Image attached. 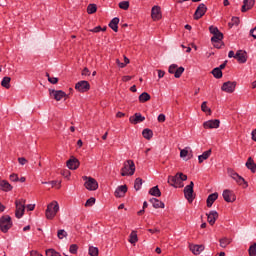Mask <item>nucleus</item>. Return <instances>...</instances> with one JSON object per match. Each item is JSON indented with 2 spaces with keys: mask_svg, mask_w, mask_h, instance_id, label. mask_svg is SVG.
Instances as JSON below:
<instances>
[{
  "mask_svg": "<svg viewBox=\"0 0 256 256\" xmlns=\"http://www.w3.org/2000/svg\"><path fill=\"white\" fill-rule=\"evenodd\" d=\"M183 181H187V175L182 172L176 173L175 176H168V183L175 189H181L184 187Z\"/></svg>",
  "mask_w": 256,
  "mask_h": 256,
  "instance_id": "1",
  "label": "nucleus"
},
{
  "mask_svg": "<svg viewBox=\"0 0 256 256\" xmlns=\"http://www.w3.org/2000/svg\"><path fill=\"white\" fill-rule=\"evenodd\" d=\"M57 213H59V202L52 201L47 205V209L45 211V217L48 220H53L57 217Z\"/></svg>",
  "mask_w": 256,
  "mask_h": 256,
  "instance_id": "2",
  "label": "nucleus"
},
{
  "mask_svg": "<svg viewBox=\"0 0 256 256\" xmlns=\"http://www.w3.org/2000/svg\"><path fill=\"white\" fill-rule=\"evenodd\" d=\"M121 175L122 177H131L132 175H135V162H133V160L124 162L121 169Z\"/></svg>",
  "mask_w": 256,
  "mask_h": 256,
  "instance_id": "3",
  "label": "nucleus"
},
{
  "mask_svg": "<svg viewBox=\"0 0 256 256\" xmlns=\"http://www.w3.org/2000/svg\"><path fill=\"white\" fill-rule=\"evenodd\" d=\"M227 173L231 177V179H233L237 183V185H240V186L244 185L243 186L244 189H247V187H249V183L245 181V178H243L241 175L235 172L233 168H228Z\"/></svg>",
  "mask_w": 256,
  "mask_h": 256,
  "instance_id": "4",
  "label": "nucleus"
},
{
  "mask_svg": "<svg viewBox=\"0 0 256 256\" xmlns=\"http://www.w3.org/2000/svg\"><path fill=\"white\" fill-rule=\"evenodd\" d=\"M25 205H27V200L23 198L15 200V217L17 219H21L25 215Z\"/></svg>",
  "mask_w": 256,
  "mask_h": 256,
  "instance_id": "5",
  "label": "nucleus"
},
{
  "mask_svg": "<svg viewBox=\"0 0 256 256\" xmlns=\"http://www.w3.org/2000/svg\"><path fill=\"white\" fill-rule=\"evenodd\" d=\"M84 187L88 191H97L99 189V182L93 177L83 176Z\"/></svg>",
  "mask_w": 256,
  "mask_h": 256,
  "instance_id": "6",
  "label": "nucleus"
},
{
  "mask_svg": "<svg viewBox=\"0 0 256 256\" xmlns=\"http://www.w3.org/2000/svg\"><path fill=\"white\" fill-rule=\"evenodd\" d=\"M11 227H13V222L11 221V216H9V215L2 216L0 218V231H2V233H7V231H9V229H11Z\"/></svg>",
  "mask_w": 256,
  "mask_h": 256,
  "instance_id": "7",
  "label": "nucleus"
},
{
  "mask_svg": "<svg viewBox=\"0 0 256 256\" xmlns=\"http://www.w3.org/2000/svg\"><path fill=\"white\" fill-rule=\"evenodd\" d=\"M193 187H195V183L193 181L190 182L189 185L185 186L184 188V197L187 199L189 203H193L195 196L193 195Z\"/></svg>",
  "mask_w": 256,
  "mask_h": 256,
  "instance_id": "8",
  "label": "nucleus"
},
{
  "mask_svg": "<svg viewBox=\"0 0 256 256\" xmlns=\"http://www.w3.org/2000/svg\"><path fill=\"white\" fill-rule=\"evenodd\" d=\"M211 43L215 49H221L225 43H223V33H214L211 38Z\"/></svg>",
  "mask_w": 256,
  "mask_h": 256,
  "instance_id": "9",
  "label": "nucleus"
},
{
  "mask_svg": "<svg viewBox=\"0 0 256 256\" xmlns=\"http://www.w3.org/2000/svg\"><path fill=\"white\" fill-rule=\"evenodd\" d=\"M75 89L79 93H87L91 89V84L87 80H81L75 84Z\"/></svg>",
  "mask_w": 256,
  "mask_h": 256,
  "instance_id": "10",
  "label": "nucleus"
},
{
  "mask_svg": "<svg viewBox=\"0 0 256 256\" xmlns=\"http://www.w3.org/2000/svg\"><path fill=\"white\" fill-rule=\"evenodd\" d=\"M222 197L226 203H235L237 201V196L233 190L226 189L222 193Z\"/></svg>",
  "mask_w": 256,
  "mask_h": 256,
  "instance_id": "11",
  "label": "nucleus"
},
{
  "mask_svg": "<svg viewBox=\"0 0 256 256\" xmlns=\"http://www.w3.org/2000/svg\"><path fill=\"white\" fill-rule=\"evenodd\" d=\"M236 87L237 82L227 81L222 84L221 91H224V93H233Z\"/></svg>",
  "mask_w": 256,
  "mask_h": 256,
  "instance_id": "12",
  "label": "nucleus"
},
{
  "mask_svg": "<svg viewBox=\"0 0 256 256\" xmlns=\"http://www.w3.org/2000/svg\"><path fill=\"white\" fill-rule=\"evenodd\" d=\"M205 13H207V6L204 3L199 4L194 13V19L198 21V19H201V17L205 15Z\"/></svg>",
  "mask_w": 256,
  "mask_h": 256,
  "instance_id": "13",
  "label": "nucleus"
},
{
  "mask_svg": "<svg viewBox=\"0 0 256 256\" xmlns=\"http://www.w3.org/2000/svg\"><path fill=\"white\" fill-rule=\"evenodd\" d=\"M49 93L51 96H53V99H55V101H61V99L69 97L67 93H65L63 90H49Z\"/></svg>",
  "mask_w": 256,
  "mask_h": 256,
  "instance_id": "14",
  "label": "nucleus"
},
{
  "mask_svg": "<svg viewBox=\"0 0 256 256\" xmlns=\"http://www.w3.org/2000/svg\"><path fill=\"white\" fill-rule=\"evenodd\" d=\"M66 165H67L68 169H70L71 171H75V170L79 169V165H81V163L79 162V159L72 156L66 162Z\"/></svg>",
  "mask_w": 256,
  "mask_h": 256,
  "instance_id": "15",
  "label": "nucleus"
},
{
  "mask_svg": "<svg viewBox=\"0 0 256 256\" xmlns=\"http://www.w3.org/2000/svg\"><path fill=\"white\" fill-rule=\"evenodd\" d=\"M162 17L163 14L161 13V7L153 6L151 10V18L153 19V21H160Z\"/></svg>",
  "mask_w": 256,
  "mask_h": 256,
  "instance_id": "16",
  "label": "nucleus"
},
{
  "mask_svg": "<svg viewBox=\"0 0 256 256\" xmlns=\"http://www.w3.org/2000/svg\"><path fill=\"white\" fill-rule=\"evenodd\" d=\"M219 125H221V121L217 119L208 120L203 123L204 129H219Z\"/></svg>",
  "mask_w": 256,
  "mask_h": 256,
  "instance_id": "17",
  "label": "nucleus"
},
{
  "mask_svg": "<svg viewBox=\"0 0 256 256\" xmlns=\"http://www.w3.org/2000/svg\"><path fill=\"white\" fill-rule=\"evenodd\" d=\"M234 57L238 63H247V51L245 50H238Z\"/></svg>",
  "mask_w": 256,
  "mask_h": 256,
  "instance_id": "18",
  "label": "nucleus"
},
{
  "mask_svg": "<svg viewBox=\"0 0 256 256\" xmlns=\"http://www.w3.org/2000/svg\"><path fill=\"white\" fill-rule=\"evenodd\" d=\"M143 121H145V116L141 115V113H135L129 118V122L132 123V125H137V123H143Z\"/></svg>",
  "mask_w": 256,
  "mask_h": 256,
  "instance_id": "19",
  "label": "nucleus"
},
{
  "mask_svg": "<svg viewBox=\"0 0 256 256\" xmlns=\"http://www.w3.org/2000/svg\"><path fill=\"white\" fill-rule=\"evenodd\" d=\"M207 215V221L209 223V225H215V221H217V219H219V213H217V211L213 210L210 211Z\"/></svg>",
  "mask_w": 256,
  "mask_h": 256,
  "instance_id": "20",
  "label": "nucleus"
},
{
  "mask_svg": "<svg viewBox=\"0 0 256 256\" xmlns=\"http://www.w3.org/2000/svg\"><path fill=\"white\" fill-rule=\"evenodd\" d=\"M255 0H244L241 8L242 13H247L250 9H253Z\"/></svg>",
  "mask_w": 256,
  "mask_h": 256,
  "instance_id": "21",
  "label": "nucleus"
},
{
  "mask_svg": "<svg viewBox=\"0 0 256 256\" xmlns=\"http://www.w3.org/2000/svg\"><path fill=\"white\" fill-rule=\"evenodd\" d=\"M125 193H127V185H121L115 190L114 195L115 197L121 198L125 197Z\"/></svg>",
  "mask_w": 256,
  "mask_h": 256,
  "instance_id": "22",
  "label": "nucleus"
},
{
  "mask_svg": "<svg viewBox=\"0 0 256 256\" xmlns=\"http://www.w3.org/2000/svg\"><path fill=\"white\" fill-rule=\"evenodd\" d=\"M0 191L9 193V191H13V186L7 180H2L0 183Z\"/></svg>",
  "mask_w": 256,
  "mask_h": 256,
  "instance_id": "23",
  "label": "nucleus"
},
{
  "mask_svg": "<svg viewBox=\"0 0 256 256\" xmlns=\"http://www.w3.org/2000/svg\"><path fill=\"white\" fill-rule=\"evenodd\" d=\"M217 199H219V194L217 192L210 194L206 200L207 207H213V204Z\"/></svg>",
  "mask_w": 256,
  "mask_h": 256,
  "instance_id": "24",
  "label": "nucleus"
},
{
  "mask_svg": "<svg viewBox=\"0 0 256 256\" xmlns=\"http://www.w3.org/2000/svg\"><path fill=\"white\" fill-rule=\"evenodd\" d=\"M205 250V246L203 245H191L190 251L193 253V255H201L202 251Z\"/></svg>",
  "mask_w": 256,
  "mask_h": 256,
  "instance_id": "25",
  "label": "nucleus"
},
{
  "mask_svg": "<svg viewBox=\"0 0 256 256\" xmlns=\"http://www.w3.org/2000/svg\"><path fill=\"white\" fill-rule=\"evenodd\" d=\"M108 26L110 27V29H112V31L117 33L119 31V18L118 17L113 18L108 24Z\"/></svg>",
  "mask_w": 256,
  "mask_h": 256,
  "instance_id": "26",
  "label": "nucleus"
},
{
  "mask_svg": "<svg viewBox=\"0 0 256 256\" xmlns=\"http://www.w3.org/2000/svg\"><path fill=\"white\" fill-rule=\"evenodd\" d=\"M150 203H152L154 209H165V203L157 198H151Z\"/></svg>",
  "mask_w": 256,
  "mask_h": 256,
  "instance_id": "27",
  "label": "nucleus"
},
{
  "mask_svg": "<svg viewBox=\"0 0 256 256\" xmlns=\"http://www.w3.org/2000/svg\"><path fill=\"white\" fill-rule=\"evenodd\" d=\"M246 167L251 171V173H256V164L255 160L252 157H249L246 161Z\"/></svg>",
  "mask_w": 256,
  "mask_h": 256,
  "instance_id": "28",
  "label": "nucleus"
},
{
  "mask_svg": "<svg viewBox=\"0 0 256 256\" xmlns=\"http://www.w3.org/2000/svg\"><path fill=\"white\" fill-rule=\"evenodd\" d=\"M211 157V150H207L198 156V163H203V161H207V159Z\"/></svg>",
  "mask_w": 256,
  "mask_h": 256,
  "instance_id": "29",
  "label": "nucleus"
},
{
  "mask_svg": "<svg viewBox=\"0 0 256 256\" xmlns=\"http://www.w3.org/2000/svg\"><path fill=\"white\" fill-rule=\"evenodd\" d=\"M128 241H129V243H131V245H135V243H137V241H139V237L137 236V231L133 230L130 233Z\"/></svg>",
  "mask_w": 256,
  "mask_h": 256,
  "instance_id": "30",
  "label": "nucleus"
},
{
  "mask_svg": "<svg viewBox=\"0 0 256 256\" xmlns=\"http://www.w3.org/2000/svg\"><path fill=\"white\" fill-rule=\"evenodd\" d=\"M149 195H152V197H161V190L159 189V186H154L149 190Z\"/></svg>",
  "mask_w": 256,
  "mask_h": 256,
  "instance_id": "31",
  "label": "nucleus"
},
{
  "mask_svg": "<svg viewBox=\"0 0 256 256\" xmlns=\"http://www.w3.org/2000/svg\"><path fill=\"white\" fill-rule=\"evenodd\" d=\"M138 99L140 103H147V101H151V95L147 92H143L142 94H140Z\"/></svg>",
  "mask_w": 256,
  "mask_h": 256,
  "instance_id": "32",
  "label": "nucleus"
},
{
  "mask_svg": "<svg viewBox=\"0 0 256 256\" xmlns=\"http://www.w3.org/2000/svg\"><path fill=\"white\" fill-rule=\"evenodd\" d=\"M142 135L144 139H147L148 141L153 138V130L146 128L142 131Z\"/></svg>",
  "mask_w": 256,
  "mask_h": 256,
  "instance_id": "33",
  "label": "nucleus"
},
{
  "mask_svg": "<svg viewBox=\"0 0 256 256\" xmlns=\"http://www.w3.org/2000/svg\"><path fill=\"white\" fill-rule=\"evenodd\" d=\"M2 87L5 89H10L11 88V78L10 77H4L1 82Z\"/></svg>",
  "mask_w": 256,
  "mask_h": 256,
  "instance_id": "34",
  "label": "nucleus"
},
{
  "mask_svg": "<svg viewBox=\"0 0 256 256\" xmlns=\"http://www.w3.org/2000/svg\"><path fill=\"white\" fill-rule=\"evenodd\" d=\"M212 75L215 79H221V77H223V71H221V68H214L212 70Z\"/></svg>",
  "mask_w": 256,
  "mask_h": 256,
  "instance_id": "35",
  "label": "nucleus"
},
{
  "mask_svg": "<svg viewBox=\"0 0 256 256\" xmlns=\"http://www.w3.org/2000/svg\"><path fill=\"white\" fill-rule=\"evenodd\" d=\"M231 241H232L231 238H221L219 240L220 247L225 249V247H227L231 243Z\"/></svg>",
  "mask_w": 256,
  "mask_h": 256,
  "instance_id": "36",
  "label": "nucleus"
},
{
  "mask_svg": "<svg viewBox=\"0 0 256 256\" xmlns=\"http://www.w3.org/2000/svg\"><path fill=\"white\" fill-rule=\"evenodd\" d=\"M88 15H93V13H97V4H89L87 7Z\"/></svg>",
  "mask_w": 256,
  "mask_h": 256,
  "instance_id": "37",
  "label": "nucleus"
},
{
  "mask_svg": "<svg viewBox=\"0 0 256 256\" xmlns=\"http://www.w3.org/2000/svg\"><path fill=\"white\" fill-rule=\"evenodd\" d=\"M46 256H61V253H59L57 250L50 248L45 251Z\"/></svg>",
  "mask_w": 256,
  "mask_h": 256,
  "instance_id": "38",
  "label": "nucleus"
},
{
  "mask_svg": "<svg viewBox=\"0 0 256 256\" xmlns=\"http://www.w3.org/2000/svg\"><path fill=\"white\" fill-rule=\"evenodd\" d=\"M142 185H143V179H141V178H136V179H135V182H134V189H135L136 191H139V189H141Z\"/></svg>",
  "mask_w": 256,
  "mask_h": 256,
  "instance_id": "39",
  "label": "nucleus"
},
{
  "mask_svg": "<svg viewBox=\"0 0 256 256\" xmlns=\"http://www.w3.org/2000/svg\"><path fill=\"white\" fill-rule=\"evenodd\" d=\"M185 72V68L183 66L176 68V72H174V77L176 79H179V77H181V75H183V73Z\"/></svg>",
  "mask_w": 256,
  "mask_h": 256,
  "instance_id": "40",
  "label": "nucleus"
},
{
  "mask_svg": "<svg viewBox=\"0 0 256 256\" xmlns=\"http://www.w3.org/2000/svg\"><path fill=\"white\" fill-rule=\"evenodd\" d=\"M90 31H92V33H101V31L105 32L107 31V26H96Z\"/></svg>",
  "mask_w": 256,
  "mask_h": 256,
  "instance_id": "41",
  "label": "nucleus"
},
{
  "mask_svg": "<svg viewBox=\"0 0 256 256\" xmlns=\"http://www.w3.org/2000/svg\"><path fill=\"white\" fill-rule=\"evenodd\" d=\"M89 255H91V256H99V248L90 246L89 247Z\"/></svg>",
  "mask_w": 256,
  "mask_h": 256,
  "instance_id": "42",
  "label": "nucleus"
},
{
  "mask_svg": "<svg viewBox=\"0 0 256 256\" xmlns=\"http://www.w3.org/2000/svg\"><path fill=\"white\" fill-rule=\"evenodd\" d=\"M249 256H256V242H254L248 249Z\"/></svg>",
  "mask_w": 256,
  "mask_h": 256,
  "instance_id": "43",
  "label": "nucleus"
},
{
  "mask_svg": "<svg viewBox=\"0 0 256 256\" xmlns=\"http://www.w3.org/2000/svg\"><path fill=\"white\" fill-rule=\"evenodd\" d=\"M201 110L203 111V113H209V115H211V108L207 107V101H204L201 104Z\"/></svg>",
  "mask_w": 256,
  "mask_h": 256,
  "instance_id": "44",
  "label": "nucleus"
},
{
  "mask_svg": "<svg viewBox=\"0 0 256 256\" xmlns=\"http://www.w3.org/2000/svg\"><path fill=\"white\" fill-rule=\"evenodd\" d=\"M57 237L58 239H65V237H67V231H65V229L58 230Z\"/></svg>",
  "mask_w": 256,
  "mask_h": 256,
  "instance_id": "45",
  "label": "nucleus"
},
{
  "mask_svg": "<svg viewBox=\"0 0 256 256\" xmlns=\"http://www.w3.org/2000/svg\"><path fill=\"white\" fill-rule=\"evenodd\" d=\"M46 77H48V81L52 85H57V83H59V78H57V77H50L49 73L46 74Z\"/></svg>",
  "mask_w": 256,
  "mask_h": 256,
  "instance_id": "46",
  "label": "nucleus"
},
{
  "mask_svg": "<svg viewBox=\"0 0 256 256\" xmlns=\"http://www.w3.org/2000/svg\"><path fill=\"white\" fill-rule=\"evenodd\" d=\"M229 27H235L239 25V17H232L231 22L228 23Z\"/></svg>",
  "mask_w": 256,
  "mask_h": 256,
  "instance_id": "47",
  "label": "nucleus"
},
{
  "mask_svg": "<svg viewBox=\"0 0 256 256\" xmlns=\"http://www.w3.org/2000/svg\"><path fill=\"white\" fill-rule=\"evenodd\" d=\"M78 249H79V246H77V244H71L69 251L72 255H77Z\"/></svg>",
  "mask_w": 256,
  "mask_h": 256,
  "instance_id": "48",
  "label": "nucleus"
},
{
  "mask_svg": "<svg viewBox=\"0 0 256 256\" xmlns=\"http://www.w3.org/2000/svg\"><path fill=\"white\" fill-rule=\"evenodd\" d=\"M119 8L127 11L129 9V1H122L119 3Z\"/></svg>",
  "mask_w": 256,
  "mask_h": 256,
  "instance_id": "49",
  "label": "nucleus"
},
{
  "mask_svg": "<svg viewBox=\"0 0 256 256\" xmlns=\"http://www.w3.org/2000/svg\"><path fill=\"white\" fill-rule=\"evenodd\" d=\"M187 155H189V147H186L180 151V157L182 159H185V157H187Z\"/></svg>",
  "mask_w": 256,
  "mask_h": 256,
  "instance_id": "50",
  "label": "nucleus"
},
{
  "mask_svg": "<svg viewBox=\"0 0 256 256\" xmlns=\"http://www.w3.org/2000/svg\"><path fill=\"white\" fill-rule=\"evenodd\" d=\"M177 71V64H171L169 66V69H168V72L171 74V75H175V72Z\"/></svg>",
  "mask_w": 256,
  "mask_h": 256,
  "instance_id": "51",
  "label": "nucleus"
},
{
  "mask_svg": "<svg viewBox=\"0 0 256 256\" xmlns=\"http://www.w3.org/2000/svg\"><path fill=\"white\" fill-rule=\"evenodd\" d=\"M94 203H95V198L91 197V198H89V199L86 201L85 207H93Z\"/></svg>",
  "mask_w": 256,
  "mask_h": 256,
  "instance_id": "52",
  "label": "nucleus"
},
{
  "mask_svg": "<svg viewBox=\"0 0 256 256\" xmlns=\"http://www.w3.org/2000/svg\"><path fill=\"white\" fill-rule=\"evenodd\" d=\"M49 183L52 185V187H57V189H61V182L60 181L54 180V181H51Z\"/></svg>",
  "mask_w": 256,
  "mask_h": 256,
  "instance_id": "53",
  "label": "nucleus"
},
{
  "mask_svg": "<svg viewBox=\"0 0 256 256\" xmlns=\"http://www.w3.org/2000/svg\"><path fill=\"white\" fill-rule=\"evenodd\" d=\"M10 181H13L14 183H16L17 181H19V176L17 174H11L9 176Z\"/></svg>",
  "mask_w": 256,
  "mask_h": 256,
  "instance_id": "54",
  "label": "nucleus"
},
{
  "mask_svg": "<svg viewBox=\"0 0 256 256\" xmlns=\"http://www.w3.org/2000/svg\"><path fill=\"white\" fill-rule=\"evenodd\" d=\"M82 75H83L84 77H89V75H91V72L89 71V68H84V69L82 70Z\"/></svg>",
  "mask_w": 256,
  "mask_h": 256,
  "instance_id": "55",
  "label": "nucleus"
},
{
  "mask_svg": "<svg viewBox=\"0 0 256 256\" xmlns=\"http://www.w3.org/2000/svg\"><path fill=\"white\" fill-rule=\"evenodd\" d=\"M209 31L210 33H219V28L217 26H210Z\"/></svg>",
  "mask_w": 256,
  "mask_h": 256,
  "instance_id": "56",
  "label": "nucleus"
},
{
  "mask_svg": "<svg viewBox=\"0 0 256 256\" xmlns=\"http://www.w3.org/2000/svg\"><path fill=\"white\" fill-rule=\"evenodd\" d=\"M18 163L20 165H27V160L25 159V157H20L18 158Z\"/></svg>",
  "mask_w": 256,
  "mask_h": 256,
  "instance_id": "57",
  "label": "nucleus"
},
{
  "mask_svg": "<svg viewBox=\"0 0 256 256\" xmlns=\"http://www.w3.org/2000/svg\"><path fill=\"white\" fill-rule=\"evenodd\" d=\"M30 256H43V254H41L39 251L37 250H32L30 252Z\"/></svg>",
  "mask_w": 256,
  "mask_h": 256,
  "instance_id": "58",
  "label": "nucleus"
},
{
  "mask_svg": "<svg viewBox=\"0 0 256 256\" xmlns=\"http://www.w3.org/2000/svg\"><path fill=\"white\" fill-rule=\"evenodd\" d=\"M158 121L159 123H165V114L158 115Z\"/></svg>",
  "mask_w": 256,
  "mask_h": 256,
  "instance_id": "59",
  "label": "nucleus"
},
{
  "mask_svg": "<svg viewBox=\"0 0 256 256\" xmlns=\"http://www.w3.org/2000/svg\"><path fill=\"white\" fill-rule=\"evenodd\" d=\"M27 211H35V204H28L26 206Z\"/></svg>",
  "mask_w": 256,
  "mask_h": 256,
  "instance_id": "60",
  "label": "nucleus"
},
{
  "mask_svg": "<svg viewBox=\"0 0 256 256\" xmlns=\"http://www.w3.org/2000/svg\"><path fill=\"white\" fill-rule=\"evenodd\" d=\"M132 79H133L132 76H123V77H122V81H123L124 83H127L128 81H131Z\"/></svg>",
  "mask_w": 256,
  "mask_h": 256,
  "instance_id": "61",
  "label": "nucleus"
},
{
  "mask_svg": "<svg viewBox=\"0 0 256 256\" xmlns=\"http://www.w3.org/2000/svg\"><path fill=\"white\" fill-rule=\"evenodd\" d=\"M116 64L118 65V67H120V69H124L125 67V64L119 59H116Z\"/></svg>",
  "mask_w": 256,
  "mask_h": 256,
  "instance_id": "62",
  "label": "nucleus"
},
{
  "mask_svg": "<svg viewBox=\"0 0 256 256\" xmlns=\"http://www.w3.org/2000/svg\"><path fill=\"white\" fill-rule=\"evenodd\" d=\"M148 232L153 235V234H155V233H160L161 230H159V228H154V229H148Z\"/></svg>",
  "mask_w": 256,
  "mask_h": 256,
  "instance_id": "63",
  "label": "nucleus"
},
{
  "mask_svg": "<svg viewBox=\"0 0 256 256\" xmlns=\"http://www.w3.org/2000/svg\"><path fill=\"white\" fill-rule=\"evenodd\" d=\"M235 55L236 54H235V52L233 50H230L229 53H228L229 59H233V58L235 59Z\"/></svg>",
  "mask_w": 256,
  "mask_h": 256,
  "instance_id": "64",
  "label": "nucleus"
}]
</instances>
